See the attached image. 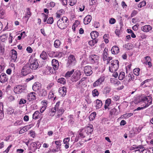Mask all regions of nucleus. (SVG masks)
<instances>
[{
  "mask_svg": "<svg viewBox=\"0 0 153 153\" xmlns=\"http://www.w3.org/2000/svg\"><path fill=\"white\" fill-rule=\"evenodd\" d=\"M35 93L34 92H32L29 93L27 96L28 100H35L36 99Z\"/></svg>",
  "mask_w": 153,
  "mask_h": 153,
  "instance_id": "nucleus-24",
  "label": "nucleus"
},
{
  "mask_svg": "<svg viewBox=\"0 0 153 153\" xmlns=\"http://www.w3.org/2000/svg\"><path fill=\"white\" fill-rule=\"evenodd\" d=\"M5 12L4 10L1 9L0 10V18L3 19L5 17Z\"/></svg>",
  "mask_w": 153,
  "mask_h": 153,
  "instance_id": "nucleus-42",
  "label": "nucleus"
},
{
  "mask_svg": "<svg viewBox=\"0 0 153 153\" xmlns=\"http://www.w3.org/2000/svg\"><path fill=\"white\" fill-rule=\"evenodd\" d=\"M138 148H140V152H142V153H146L147 152L146 150L145 149V148L142 145H139Z\"/></svg>",
  "mask_w": 153,
  "mask_h": 153,
  "instance_id": "nucleus-36",
  "label": "nucleus"
},
{
  "mask_svg": "<svg viewBox=\"0 0 153 153\" xmlns=\"http://www.w3.org/2000/svg\"><path fill=\"white\" fill-rule=\"evenodd\" d=\"M113 82H111V83H113L114 85H118L120 83V82L118 81L117 79H115L114 80H113Z\"/></svg>",
  "mask_w": 153,
  "mask_h": 153,
  "instance_id": "nucleus-60",
  "label": "nucleus"
},
{
  "mask_svg": "<svg viewBox=\"0 0 153 153\" xmlns=\"http://www.w3.org/2000/svg\"><path fill=\"white\" fill-rule=\"evenodd\" d=\"M39 94L42 96H45L46 95L47 92L44 89H42L39 91Z\"/></svg>",
  "mask_w": 153,
  "mask_h": 153,
  "instance_id": "nucleus-30",
  "label": "nucleus"
},
{
  "mask_svg": "<svg viewBox=\"0 0 153 153\" xmlns=\"http://www.w3.org/2000/svg\"><path fill=\"white\" fill-rule=\"evenodd\" d=\"M85 5L83 4L80 5L79 10L81 12L83 11L85 9Z\"/></svg>",
  "mask_w": 153,
  "mask_h": 153,
  "instance_id": "nucleus-49",
  "label": "nucleus"
},
{
  "mask_svg": "<svg viewBox=\"0 0 153 153\" xmlns=\"http://www.w3.org/2000/svg\"><path fill=\"white\" fill-rule=\"evenodd\" d=\"M76 2V0H70L69 1V5L73 6L75 4Z\"/></svg>",
  "mask_w": 153,
  "mask_h": 153,
  "instance_id": "nucleus-47",
  "label": "nucleus"
},
{
  "mask_svg": "<svg viewBox=\"0 0 153 153\" xmlns=\"http://www.w3.org/2000/svg\"><path fill=\"white\" fill-rule=\"evenodd\" d=\"M52 64L54 71L58 69L59 65L57 60L55 59H53L52 61Z\"/></svg>",
  "mask_w": 153,
  "mask_h": 153,
  "instance_id": "nucleus-14",
  "label": "nucleus"
},
{
  "mask_svg": "<svg viewBox=\"0 0 153 153\" xmlns=\"http://www.w3.org/2000/svg\"><path fill=\"white\" fill-rule=\"evenodd\" d=\"M146 3L145 1H143L139 4L138 5V7L141 8L146 5Z\"/></svg>",
  "mask_w": 153,
  "mask_h": 153,
  "instance_id": "nucleus-45",
  "label": "nucleus"
},
{
  "mask_svg": "<svg viewBox=\"0 0 153 153\" xmlns=\"http://www.w3.org/2000/svg\"><path fill=\"white\" fill-rule=\"evenodd\" d=\"M46 108V106L44 105L40 109V112L41 113H42L45 110Z\"/></svg>",
  "mask_w": 153,
  "mask_h": 153,
  "instance_id": "nucleus-58",
  "label": "nucleus"
},
{
  "mask_svg": "<svg viewBox=\"0 0 153 153\" xmlns=\"http://www.w3.org/2000/svg\"><path fill=\"white\" fill-rule=\"evenodd\" d=\"M54 93L52 92H50L48 95V97L49 99H51L52 98L54 97Z\"/></svg>",
  "mask_w": 153,
  "mask_h": 153,
  "instance_id": "nucleus-55",
  "label": "nucleus"
},
{
  "mask_svg": "<svg viewBox=\"0 0 153 153\" xmlns=\"http://www.w3.org/2000/svg\"><path fill=\"white\" fill-rule=\"evenodd\" d=\"M137 13V11L135 10H134L131 15V17H132L134 16Z\"/></svg>",
  "mask_w": 153,
  "mask_h": 153,
  "instance_id": "nucleus-62",
  "label": "nucleus"
},
{
  "mask_svg": "<svg viewBox=\"0 0 153 153\" xmlns=\"http://www.w3.org/2000/svg\"><path fill=\"white\" fill-rule=\"evenodd\" d=\"M83 81V80L81 79L80 81L77 82L76 84V87L78 88L81 87L82 84H83V82H82Z\"/></svg>",
  "mask_w": 153,
  "mask_h": 153,
  "instance_id": "nucleus-39",
  "label": "nucleus"
},
{
  "mask_svg": "<svg viewBox=\"0 0 153 153\" xmlns=\"http://www.w3.org/2000/svg\"><path fill=\"white\" fill-rule=\"evenodd\" d=\"M133 115V114L131 113H126L123 115L124 116L127 117H128Z\"/></svg>",
  "mask_w": 153,
  "mask_h": 153,
  "instance_id": "nucleus-59",
  "label": "nucleus"
},
{
  "mask_svg": "<svg viewBox=\"0 0 153 153\" xmlns=\"http://www.w3.org/2000/svg\"><path fill=\"white\" fill-rule=\"evenodd\" d=\"M57 111L58 112L56 117L59 118L63 114L64 112V110L63 108H61L58 109V110H57Z\"/></svg>",
  "mask_w": 153,
  "mask_h": 153,
  "instance_id": "nucleus-27",
  "label": "nucleus"
},
{
  "mask_svg": "<svg viewBox=\"0 0 153 153\" xmlns=\"http://www.w3.org/2000/svg\"><path fill=\"white\" fill-rule=\"evenodd\" d=\"M96 115V112H94L92 113L89 117V118L90 121H92L94 119Z\"/></svg>",
  "mask_w": 153,
  "mask_h": 153,
  "instance_id": "nucleus-35",
  "label": "nucleus"
},
{
  "mask_svg": "<svg viewBox=\"0 0 153 153\" xmlns=\"http://www.w3.org/2000/svg\"><path fill=\"white\" fill-rule=\"evenodd\" d=\"M11 61L16 62H18V59H17V51L14 49L11 51Z\"/></svg>",
  "mask_w": 153,
  "mask_h": 153,
  "instance_id": "nucleus-9",
  "label": "nucleus"
},
{
  "mask_svg": "<svg viewBox=\"0 0 153 153\" xmlns=\"http://www.w3.org/2000/svg\"><path fill=\"white\" fill-rule=\"evenodd\" d=\"M93 130V126L90 124L89 126H87L85 129V131L87 134H91Z\"/></svg>",
  "mask_w": 153,
  "mask_h": 153,
  "instance_id": "nucleus-17",
  "label": "nucleus"
},
{
  "mask_svg": "<svg viewBox=\"0 0 153 153\" xmlns=\"http://www.w3.org/2000/svg\"><path fill=\"white\" fill-rule=\"evenodd\" d=\"M80 73L79 71H75L73 76L74 81H76L79 79L80 78Z\"/></svg>",
  "mask_w": 153,
  "mask_h": 153,
  "instance_id": "nucleus-15",
  "label": "nucleus"
},
{
  "mask_svg": "<svg viewBox=\"0 0 153 153\" xmlns=\"http://www.w3.org/2000/svg\"><path fill=\"white\" fill-rule=\"evenodd\" d=\"M59 92L60 95L64 97L66 93V88L64 87L59 88Z\"/></svg>",
  "mask_w": 153,
  "mask_h": 153,
  "instance_id": "nucleus-21",
  "label": "nucleus"
},
{
  "mask_svg": "<svg viewBox=\"0 0 153 153\" xmlns=\"http://www.w3.org/2000/svg\"><path fill=\"white\" fill-rule=\"evenodd\" d=\"M104 80V77H100L93 84V86L94 87L100 85Z\"/></svg>",
  "mask_w": 153,
  "mask_h": 153,
  "instance_id": "nucleus-12",
  "label": "nucleus"
},
{
  "mask_svg": "<svg viewBox=\"0 0 153 153\" xmlns=\"http://www.w3.org/2000/svg\"><path fill=\"white\" fill-rule=\"evenodd\" d=\"M70 141V138L67 137L64 138L63 140V143L64 144L69 143V142Z\"/></svg>",
  "mask_w": 153,
  "mask_h": 153,
  "instance_id": "nucleus-52",
  "label": "nucleus"
},
{
  "mask_svg": "<svg viewBox=\"0 0 153 153\" xmlns=\"http://www.w3.org/2000/svg\"><path fill=\"white\" fill-rule=\"evenodd\" d=\"M25 89V86L19 85L14 87V91L15 93L19 94L22 92Z\"/></svg>",
  "mask_w": 153,
  "mask_h": 153,
  "instance_id": "nucleus-7",
  "label": "nucleus"
},
{
  "mask_svg": "<svg viewBox=\"0 0 153 153\" xmlns=\"http://www.w3.org/2000/svg\"><path fill=\"white\" fill-rule=\"evenodd\" d=\"M53 22V19L52 17H49L47 21V23L50 24H52Z\"/></svg>",
  "mask_w": 153,
  "mask_h": 153,
  "instance_id": "nucleus-46",
  "label": "nucleus"
},
{
  "mask_svg": "<svg viewBox=\"0 0 153 153\" xmlns=\"http://www.w3.org/2000/svg\"><path fill=\"white\" fill-rule=\"evenodd\" d=\"M30 9L29 8H27L26 9V11L24 16L23 18L24 19H26V22L28 21L29 18L31 16L32 13L30 12Z\"/></svg>",
  "mask_w": 153,
  "mask_h": 153,
  "instance_id": "nucleus-11",
  "label": "nucleus"
},
{
  "mask_svg": "<svg viewBox=\"0 0 153 153\" xmlns=\"http://www.w3.org/2000/svg\"><path fill=\"white\" fill-rule=\"evenodd\" d=\"M31 72V69L30 67L29 63L26 64L23 68L22 71V74L26 76Z\"/></svg>",
  "mask_w": 153,
  "mask_h": 153,
  "instance_id": "nucleus-5",
  "label": "nucleus"
},
{
  "mask_svg": "<svg viewBox=\"0 0 153 153\" xmlns=\"http://www.w3.org/2000/svg\"><path fill=\"white\" fill-rule=\"evenodd\" d=\"M78 137H81L82 138H84L85 137V136L84 135V134L82 133L81 130H80V131H79Z\"/></svg>",
  "mask_w": 153,
  "mask_h": 153,
  "instance_id": "nucleus-63",
  "label": "nucleus"
},
{
  "mask_svg": "<svg viewBox=\"0 0 153 153\" xmlns=\"http://www.w3.org/2000/svg\"><path fill=\"white\" fill-rule=\"evenodd\" d=\"M22 123V120H18L14 123V125L15 126H18L21 125Z\"/></svg>",
  "mask_w": 153,
  "mask_h": 153,
  "instance_id": "nucleus-44",
  "label": "nucleus"
},
{
  "mask_svg": "<svg viewBox=\"0 0 153 153\" xmlns=\"http://www.w3.org/2000/svg\"><path fill=\"white\" fill-rule=\"evenodd\" d=\"M26 102V100L24 99H21L19 102V104H25Z\"/></svg>",
  "mask_w": 153,
  "mask_h": 153,
  "instance_id": "nucleus-57",
  "label": "nucleus"
},
{
  "mask_svg": "<svg viewBox=\"0 0 153 153\" xmlns=\"http://www.w3.org/2000/svg\"><path fill=\"white\" fill-rule=\"evenodd\" d=\"M2 107V110L3 109V105L2 103L0 104V108ZM4 114L3 112L0 109V119H2L4 117Z\"/></svg>",
  "mask_w": 153,
  "mask_h": 153,
  "instance_id": "nucleus-34",
  "label": "nucleus"
},
{
  "mask_svg": "<svg viewBox=\"0 0 153 153\" xmlns=\"http://www.w3.org/2000/svg\"><path fill=\"white\" fill-rule=\"evenodd\" d=\"M56 110H57L56 108L55 107H54L53 108H51V112L52 113H53L52 115L51 114L50 115H51L52 116H54V115L55 113L56 112Z\"/></svg>",
  "mask_w": 153,
  "mask_h": 153,
  "instance_id": "nucleus-51",
  "label": "nucleus"
},
{
  "mask_svg": "<svg viewBox=\"0 0 153 153\" xmlns=\"http://www.w3.org/2000/svg\"><path fill=\"white\" fill-rule=\"evenodd\" d=\"M111 51L112 54H116L119 52V48L117 46H114L111 48Z\"/></svg>",
  "mask_w": 153,
  "mask_h": 153,
  "instance_id": "nucleus-18",
  "label": "nucleus"
},
{
  "mask_svg": "<svg viewBox=\"0 0 153 153\" xmlns=\"http://www.w3.org/2000/svg\"><path fill=\"white\" fill-rule=\"evenodd\" d=\"M111 103V100L110 98L107 99L105 101V104L109 105Z\"/></svg>",
  "mask_w": 153,
  "mask_h": 153,
  "instance_id": "nucleus-53",
  "label": "nucleus"
},
{
  "mask_svg": "<svg viewBox=\"0 0 153 153\" xmlns=\"http://www.w3.org/2000/svg\"><path fill=\"white\" fill-rule=\"evenodd\" d=\"M84 71L86 76L91 75L92 74V71L91 66H86L84 68Z\"/></svg>",
  "mask_w": 153,
  "mask_h": 153,
  "instance_id": "nucleus-10",
  "label": "nucleus"
},
{
  "mask_svg": "<svg viewBox=\"0 0 153 153\" xmlns=\"http://www.w3.org/2000/svg\"><path fill=\"white\" fill-rule=\"evenodd\" d=\"M92 94L93 96L94 97H95V96H98L99 94V92L97 89H95L92 91Z\"/></svg>",
  "mask_w": 153,
  "mask_h": 153,
  "instance_id": "nucleus-41",
  "label": "nucleus"
},
{
  "mask_svg": "<svg viewBox=\"0 0 153 153\" xmlns=\"http://www.w3.org/2000/svg\"><path fill=\"white\" fill-rule=\"evenodd\" d=\"M76 61L74 56L72 55H70L68 59V61L66 64V66L68 67H71L75 65Z\"/></svg>",
  "mask_w": 153,
  "mask_h": 153,
  "instance_id": "nucleus-3",
  "label": "nucleus"
},
{
  "mask_svg": "<svg viewBox=\"0 0 153 153\" xmlns=\"http://www.w3.org/2000/svg\"><path fill=\"white\" fill-rule=\"evenodd\" d=\"M109 114L111 116L113 115H117L120 114V112H118L117 109L114 108L110 111Z\"/></svg>",
  "mask_w": 153,
  "mask_h": 153,
  "instance_id": "nucleus-22",
  "label": "nucleus"
},
{
  "mask_svg": "<svg viewBox=\"0 0 153 153\" xmlns=\"http://www.w3.org/2000/svg\"><path fill=\"white\" fill-rule=\"evenodd\" d=\"M91 16L88 15L84 19V23L85 25H87L89 23L91 20Z\"/></svg>",
  "mask_w": 153,
  "mask_h": 153,
  "instance_id": "nucleus-19",
  "label": "nucleus"
},
{
  "mask_svg": "<svg viewBox=\"0 0 153 153\" xmlns=\"http://www.w3.org/2000/svg\"><path fill=\"white\" fill-rule=\"evenodd\" d=\"M69 22L68 18L66 16H63L58 21L57 25L61 29H65L68 25Z\"/></svg>",
  "mask_w": 153,
  "mask_h": 153,
  "instance_id": "nucleus-1",
  "label": "nucleus"
},
{
  "mask_svg": "<svg viewBox=\"0 0 153 153\" xmlns=\"http://www.w3.org/2000/svg\"><path fill=\"white\" fill-rule=\"evenodd\" d=\"M22 129L23 131L25 132L27 131L28 129H29V128L28 126H26L22 128Z\"/></svg>",
  "mask_w": 153,
  "mask_h": 153,
  "instance_id": "nucleus-64",
  "label": "nucleus"
},
{
  "mask_svg": "<svg viewBox=\"0 0 153 153\" xmlns=\"http://www.w3.org/2000/svg\"><path fill=\"white\" fill-rule=\"evenodd\" d=\"M139 146H137L136 145H134L130 147V149L131 150H133L134 149H137L138 148Z\"/></svg>",
  "mask_w": 153,
  "mask_h": 153,
  "instance_id": "nucleus-54",
  "label": "nucleus"
},
{
  "mask_svg": "<svg viewBox=\"0 0 153 153\" xmlns=\"http://www.w3.org/2000/svg\"><path fill=\"white\" fill-rule=\"evenodd\" d=\"M131 76V74H129L126 75L125 77V79L128 82H129L131 81V79L130 78Z\"/></svg>",
  "mask_w": 153,
  "mask_h": 153,
  "instance_id": "nucleus-48",
  "label": "nucleus"
},
{
  "mask_svg": "<svg viewBox=\"0 0 153 153\" xmlns=\"http://www.w3.org/2000/svg\"><path fill=\"white\" fill-rule=\"evenodd\" d=\"M47 56L46 52L43 51L40 55V57L43 59H46Z\"/></svg>",
  "mask_w": 153,
  "mask_h": 153,
  "instance_id": "nucleus-31",
  "label": "nucleus"
},
{
  "mask_svg": "<svg viewBox=\"0 0 153 153\" xmlns=\"http://www.w3.org/2000/svg\"><path fill=\"white\" fill-rule=\"evenodd\" d=\"M8 79L7 75L4 73L1 74L0 76V82L2 83L6 82Z\"/></svg>",
  "mask_w": 153,
  "mask_h": 153,
  "instance_id": "nucleus-13",
  "label": "nucleus"
},
{
  "mask_svg": "<svg viewBox=\"0 0 153 153\" xmlns=\"http://www.w3.org/2000/svg\"><path fill=\"white\" fill-rule=\"evenodd\" d=\"M152 97L150 96L143 97L141 101L144 102L145 107H147L152 103Z\"/></svg>",
  "mask_w": 153,
  "mask_h": 153,
  "instance_id": "nucleus-4",
  "label": "nucleus"
},
{
  "mask_svg": "<svg viewBox=\"0 0 153 153\" xmlns=\"http://www.w3.org/2000/svg\"><path fill=\"white\" fill-rule=\"evenodd\" d=\"M96 107L98 108H101L102 105V101L98 99H97L96 100Z\"/></svg>",
  "mask_w": 153,
  "mask_h": 153,
  "instance_id": "nucleus-28",
  "label": "nucleus"
},
{
  "mask_svg": "<svg viewBox=\"0 0 153 153\" xmlns=\"http://www.w3.org/2000/svg\"><path fill=\"white\" fill-rule=\"evenodd\" d=\"M61 141L60 140L58 141H55V143L58 146H60L61 145Z\"/></svg>",
  "mask_w": 153,
  "mask_h": 153,
  "instance_id": "nucleus-61",
  "label": "nucleus"
},
{
  "mask_svg": "<svg viewBox=\"0 0 153 153\" xmlns=\"http://www.w3.org/2000/svg\"><path fill=\"white\" fill-rule=\"evenodd\" d=\"M30 63V67L31 69L36 70L38 67L39 64L36 59H31L29 60Z\"/></svg>",
  "mask_w": 153,
  "mask_h": 153,
  "instance_id": "nucleus-6",
  "label": "nucleus"
},
{
  "mask_svg": "<svg viewBox=\"0 0 153 153\" xmlns=\"http://www.w3.org/2000/svg\"><path fill=\"white\" fill-rule=\"evenodd\" d=\"M58 82L61 84H65L66 83V80L64 78H61L58 79Z\"/></svg>",
  "mask_w": 153,
  "mask_h": 153,
  "instance_id": "nucleus-33",
  "label": "nucleus"
},
{
  "mask_svg": "<svg viewBox=\"0 0 153 153\" xmlns=\"http://www.w3.org/2000/svg\"><path fill=\"white\" fill-rule=\"evenodd\" d=\"M90 60L92 64H98L99 61V57L96 55H92L89 57Z\"/></svg>",
  "mask_w": 153,
  "mask_h": 153,
  "instance_id": "nucleus-8",
  "label": "nucleus"
},
{
  "mask_svg": "<svg viewBox=\"0 0 153 153\" xmlns=\"http://www.w3.org/2000/svg\"><path fill=\"white\" fill-rule=\"evenodd\" d=\"M74 71V70L73 69L70 71H68L65 75V77L67 78L70 77L72 74H73Z\"/></svg>",
  "mask_w": 153,
  "mask_h": 153,
  "instance_id": "nucleus-37",
  "label": "nucleus"
},
{
  "mask_svg": "<svg viewBox=\"0 0 153 153\" xmlns=\"http://www.w3.org/2000/svg\"><path fill=\"white\" fill-rule=\"evenodd\" d=\"M116 22L115 19L113 18H111L109 20V22L111 24H113Z\"/></svg>",
  "mask_w": 153,
  "mask_h": 153,
  "instance_id": "nucleus-56",
  "label": "nucleus"
},
{
  "mask_svg": "<svg viewBox=\"0 0 153 153\" xmlns=\"http://www.w3.org/2000/svg\"><path fill=\"white\" fill-rule=\"evenodd\" d=\"M41 114L38 111H35L33 115V119H36L40 118Z\"/></svg>",
  "mask_w": 153,
  "mask_h": 153,
  "instance_id": "nucleus-23",
  "label": "nucleus"
},
{
  "mask_svg": "<svg viewBox=\"0 0 153 153\" xmlns=\"http://www.w3.org/2000/svg\"><path fill=\"white\" fill-rule=\"evenodd\" d=\"M145 61L143 63L146 64H148L149 67H151L152 66L151 62V59L149 56H147L144 57Z\"/></svg>",
  "mask_w": 153,
  "mask_h": 153,
  "instance_id": "nucleus-16",
  "label": "nucleus"
},
{
  "mask_svg": "<svg viewBox=\"0 0 153 153\" xmlns=\"http://www.w3.org/2000/svg\"><path fill=\"white\" fill-rule=\"evenodd\" d=\"M40 85L39 83H35L33 86L32 88L34 91H36L40 89Z\"/></svg>",
  "mask_w": 153,
  "mask_h": 153,
  "instance_id": "nucleus-25",
  "label": "nucleus"
},
{
  "mask_svg": "<svg viewBox=\"0 0 153 153\" xmlns=\"http://www.w3.org/2000/svg\"><path fill=\"white\" fill-rule=\"evenodd\" d=\"M125 77V73L123 72H121L119 75L118 78L120 80H123Z\"/></svg>",
  "mask_w": 153,
  "mask_h": 153,
  "instance_id": "nucleus-38",
  "label": "nucleus"
},
{
  "mask_svg": "<svg viewBox=\"0 0 153 153\" xmlns=\"http://www.w3.org/2000/svg\"><path fill=\"white\" fill-rule=\"evenodd\" d=\"M152 29V27L149 25H145L141 28V30L144 32H148Z\"/></svg>",
  "mask_w": 153,
  "mask_h": 153,
  "instance_id": "nucleus-20",
  "label": "nucleus"
},
{
  "mask_svg": "<svg viewBox=\"0 0 153 153\" xmlns=\"http://www.w3.org/2000/svg\"><path fill=\"white\" fill-rule=\"evenodd\" d=\"M62 53L60 52H56V54L55 55L56 57H61L62 56Z\"/></svg>",
  "mask_w": 153,
  "mask_h": 153,
  "instance_id": "nucleus-50",
  "label": "nucleus"
},
{
  "mask_svg": "<svg viewBox=\"0 0 153 153\" xmlns=\"http://www.w3.org/2000/svg\"><path fill=\"white\" fill-rule=\"evenodd\" d=\"M61 42L59 40H56L54 42V45L56 48H58L60 46Z\"/></svg>",
  "mask_w": 153,
  "mask_h": 153,
  "instance_id": "nucleus-32",
  "label": "nucleus"
},
{
  "mask_svg": "<svg viewBox=\"0 0 153 153\" xmlns=\"http://www.w3.org/2000/svg\"><path fill=\"white\" fill-rule=\"evenodd\" d=\"M63 10L62 9H61L58 11L56 13V17L57 18H59L63 13Z\"/></svg>",
  "mask_w": 153,
  "mask_h": 153,
  "instance_id": "nucleus-29",
  "label": "nucleus"
},
{
  "mask_svg": "<svg viewBox=\"0 0 153 153\" xmlns=\"http://www.w3.org/2000/svg\"><path fill=\"white\" fill-rule=\"evenodd\" d=\"M97 42V40L93 39V40H90L88 42L89 44L91 46H94Z\"/></svg>",
  "mask_w": 153,
  "mask_h": 153,
  "instance_id": "nucleus-40",
  "label": "nucleus"
},
{
  "mask_svg": "<svg viewBox=\"0 0 153 153\" xmlns=\"http://www.w3.org/2000/svg\"><path fill=\"white\" fill-rule=\"evenodd\" d=\"M140 69H139V68H135L134 70H133V73H134V74L136 75V76H138L139 74V73H140Z\"/></svg>",
  "mask_w": 153,
  "mask_h": 153,
  "instance_id": "nucleus-43",
  "label": "nucleus"
},
{
  "mask_svg": "<svg viewBox=\"0 0 153 153\" xmlns=\"http://www.w3.org/2000/svg\"><path fill=\"white\" fill-rule=\"evenodd\" d=\"M111 65L109 67V70L114 72L117 70L119 67V62L118 60H113L111 62Z\"/></svg>",
  "mask_w": 153,
  "mask_h": 153,
  "instance_id": "nucleus-2",
  "label": "nucleus"
},
{
  "mask_svg": "<svg viewBox=\"0 0 153 153\" xmlns=\"http://www.w3.org/2000/svg\"><path fill=\"white\" fill-rule=\"evenodd\" d=\"M99 33L96 31H93L91 33L90 35L92 39H95L98 36Z\"/></svg>",
  "mask_w": 153,
  "mask_h": 153,
  "instance_id": "nucleus-26",
  "label": "nucleus"
}]
</instances>
